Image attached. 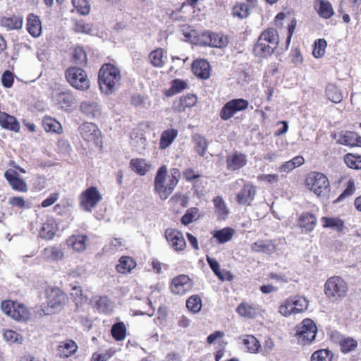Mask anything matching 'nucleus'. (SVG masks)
<instances>
[{
	"instance_id": "nucleus-39",
	"label": "nucleus",
	"mask_w": 361,
	"mask_h": 361,
	"mask_svg": "<svg viewBox=\"0 0 361 361\" xmlns=\"http://www.w3.org/2000/svg\"><path fill=\"white\" fill-rule=\"evenodd\" d=\"M235 231L230 227H226L222 229L215 231L213 233V237L215 238L217 241L221 243H225L231 240Z\"/></svg>"
},
{
	"instance_id": "nucleus-46",
	"label": "nucleus",
	"mask_w": 361,
	"mask_h": 361,
	"mask_svg": "<svg viewBox=\"0 0 361 361\" xmlns=\"http://www.w3.org/2000/svg\"><path fill=\"white\" fill-rule=\"evenodd\" d=\"M73 63L78 66H85L87 64V58L85 51L82 47H77L74 49L73 53Z\"/></svg>"
},
{
	"instance_id": "nucleus-37",
	"label": "nucleus",
	"mask_w": 361,
	"mask_h": 361,
	"mask_svg": "<svg viewBox=\"0 0 361 361\" xmlns=\"http://www.w3.org/2000/svg\"><path fill=\"white\" fill-rule=\"evenodd\" d=\"M1 25L7 30H18L23 26V19L16 16L3 17L1 19Z\"/></svg>"
},
{
	"instance_id": "nucleus-64",
	"label": "nucleus",
	"mask_w": 361,
	"mask_h": 361,
	"mask_svg": "<svg viewBox=\"0 0 361 361\" xmlns=\"http://www.w3.org/2000/svg\"><path fill=\"white\" fill-rule=\"evenodd\" d=\"M279 312L285 317H288L291 314H295L289 298L286 300L284 304L279 307Z\"/></svg>"
},
{
	"instance_id": "nucleus-22",
	"label": "nucleus",
	"mask_w": 361,
	"mask_h": 361,
	"mask_svg": "<svg viewBox=\"0 0 361 361\" xmlns=\"http://www.w3.org/2000/svg\"><path fill=\"white\" fill-rule=\"evenodd\" d=\"M130 145L135 151L142 153L147 146V140L144 134L139 130H133L130 133Z\"/></svg>"
},
{
	"instance_id": "nucleus-16",
	"label": "nucleus",
	"mask_w": 361,
	"mask_h": 361,
	"mask_svg": "<svg viewBox=\"0 0 361 361\" xmlns=\"http://www.w3.org/2000/svg\"><path fill=\"white\" fill-rule=\"evenodd\" d=\"M247 160L245 154L235 151L226 158V166L230 171H236L242 169L247 164Z\"/></svg>"
},
{
	"instance_id": "nucleus-6",
	"label": "nucleus",
	"mask_w": 361,
	"mask_h": 361,
	"mask_svg": "<svg viewBox=\"0 0 361 361\" xmlns=\"http://www.w3.org/2000/svg\"><path fill=\"white\" fill-rule=\"evenodd\" d=\"M66 78L70 85L79 90H86L90 87V82L86 72L79 67H69L66 71Z\"/></svg>"
},
{
	"instance_id": "nucleus-54",
	"label": "nucleus",
	"mask_w": 361,
	"mask_h": 361,
	"mask_svg": "<svg viewBox=\"0 0 361 361\" xmlns=\"http://www.w3.org/2000/svg\"><path fill=\"white\" fill-rule=\"evenodd\" d=\"M4 338L9 343H22L23 341V336L18 332L13 330H6L4 332Z\"/></svg>"
},
{
	"instance_id": "nucleus-27",
	"label": "nucleus",
	"mask_w": 361,
	"mask_h": 361,
	"mask_svg": "<svg viewBox=\"0 0 361 361\" xmlns=\"http://www.w3.org/2000/svg\"><path fill=\"white\" fill-rule=\"evenodd\" d=\"M131 169L140 176H145L151 169V164L144 159H133L130 161Z\"/></svg>"
},
{
	"instance_id": "nucleus-3",
	"label": "nucleus",
	"mask_w": 361,
	"mask_h": 361,
	"mask_svg": "<svg viewBox=\"0 0 361 361\" xmlns=\"http://www.w3.org/2000/svg\"><path fill=\"white\" fill-rule=\"evenodd\" d=\"M47 305H42L40 314L49 315L60 310L67 302L66 295L58 288L47 289Z\"/></svg>"
},
{
	"instance_id": "nucleus-36",
	"label": "nucleus",
	"mask_w": 361,
	"mask_h": 361,
	"mask_svg": "<svg viewBox=\"0 0 361 361\" xmlns=\"http://www.w3.org/2000/svg\"><path fill=\"white\" fill-rule=\"evenodd\" d=\"M252 249L255 252L271 255L275 251V245L271 241L258 240L252 245Z\"/></svg>"
},
{
	"instance_id": "nucleus-44",
	"label": "nucleus",
	"mask_w": 361,
	"mask_h": 361,
	"mask_svg": "<svg viewBox=\"0 0 361 361\" xmlns=\"http://www.w3.org/2000/svg\"><path fill=\"white\" fill-rule=\"evenodd\" d=\"M94 308L99 312L108 313L111 312V301L107 297H99L94 302Z\"/></svg>"
},
{
	"instance_id": "nucleus-47",
	"label": "nucleus",
	"mask_w": 361,
	"mask_h": 361,
	"mask_svg": "<svg viewBox=\"0 0 361 361\" xmlns=\"http://www.w3.org/2000/svg\"><path fill=\"white\" fill-rule=\"evenodd\" d=\"M333 353L329 349H320L314 352L311 356V361H331Z\"/></svg>"
},
{
	"instance_id": "nucleus-42",
	"label": "nucleus",
	"mask_w": 361,
	"mask_h": 361,
	"mask_svg": "<svg viewBox=\"0 0 361 361\" xmlns=\"http://www.w3.org/2000/svg\"><path fill=\"white\" fill-rule=\"evenodd\" d=\"M213 202L219 216L221 219H225L228 216L229 211L226 203L221 197L217 196L213 200Z\"/></svg>"
},
{
	"instance_id": "nucleus-13",
	"label": "nucleus",
	"mask_w": 361,
	"mask_h": 361,
	"mask_svg": "<svg viewBox=\"0 0 361 361\" xmlns=\"http://www.w3.org/2000/svg\"><path fill=\"white\" fill-rule=\"evenodd\" d=\"M165 237L171 247L176 252L183 251L186 247V242L181 232L173 228L165 231Z\"/></svg>"
},
{
	"instance_id": "nucleus-34",
	"label": "nucleus",
	"mask_w": 361,
	"mask_h": 361,
	"mask_svg": "<svg viewBox=\"0 0 361 361\" xmlns=\"http://www.w3.org/2000/svg\"><path fill=\"white\" fill-rule=\"evenodd\" d=\"M304 158L302 156H296L291 160L286 161L279 168V171L281 173H289L295 168L302 165L304 164Z\"/></svg>"
},
{
	"instance_id": "nucleus-57",
	"label": "nucleus",
	"mask_w": 361,
	"mask_h": 361,
	"mask_svg": "<svg viewBox=\"0 0 361 361\" xmlns=\"http://www.w3.org/2000/svg\"><path fill=\"white\" fill-rule=\"evenodd\" d=\"M340 345L341 351L344 353H348L357 348V343L353 338H346L341 341Z\"/></svg>"
},
{
	"instance_id": "nucleus-29",
	"label": "nucleus",
	"mask_w": 361,
	"mask_h": 361,
	"mask_svg": "<svg viewBox=\"0 0 361 361\" xmlns=\"http://www.w3.org/2000/svg\"><path fill=\"white\" fill-rule=\"evenodd\" d=\"M178 135V130L173 128L164 130L160 137L159 148L166 149L174 141Z\"/></svg>"
},
{
	"instance_id": "nucleus-24",
	"label": "nucleus",
	"mask_w": 361,
	"mask_h": 361,
	"mask_svg": "<svg viewBox=\"0 0 361 361\" xmlns=\"http://www.w3.org/2000/svg\"><path fill=\"white\" fill-rule=\"evenodd\" d=\"M27 21L28 32L34 37L40 36L42 33V23L39 18L33 13H30L27 16Z\"/></svg>"
},
{
	"instance_id": "nucleus-60",
	"label": "nucleus",
	"mask_w": 361,
	"mask_h": 361,
	"mask_svg": "<svg viewBox=\"0 0 361 361\" xmlns=\"http://www.w3.org/2000/svg\"><path fill=\"white\" fill-rule=\"evenodd\" d=\"M327 43L324 39H318L314 42L313 55L315 58H321L325 53Z\"/></svg>"
},
{
	"instance_id": "nucleus-2",
	"label": "nucleus",
	"mask_w": 361,
	"mask_h": 361,
	"mask_svg": "<svg viewBox=\"0 0 361 361\" xmlns=\"http://www.w3.org/2000/svg\"><path fill=\"white\" fill-rule=\"evenodd\" d=\"M279 42L277 30L274 28L267 29L259 37L254 47V53L260 57L270 56L277 47Z\"/></svg>"
},
{
	"instance_id": "nucleus-9",
	"label": "nucleus",
	"mask_w": 361,
	"mask_h": 361,
	"mask_svg": "<svg viewBox=\"0 0 361 361\" xmlns=\"http://www.w3.org/2000/svg\"><path fill=\"white\" fill-rule=\"evenodd\" d=\"M98 83L102 92L109 94L113 92V65L111 63L104 64L98 75Z\"/></svg>"
},
{
	"instance_id": "nucleus-43",
	"label": "nucleus",
	"mask_w": 361,
	"mask_h": 361,
	"mask_svg": "<svg viewBox=\"0 0 361 361\" xmlns=\"http://www.w3.org/2000/svg\"><path fill=\"white\" fill-rule=\"evenodd\" d=\"M56 233L55 225L53 221H47L44 223L39 231L41 238L47 240L52 239Z\"/></svg>"
},
{
	"instance_id": "nucleus-11",
	"label": "nucleus",
	"mask_w": 361,
	"mask_h": 361,
	"mask_svg": "<svg viewBox=\"0 0 361 361\" xmlns=\"http://www.w3.org/2000/svg\"><path fill=\"white\" fill-rule=\"evenodd\" d=\"M79 131L82 137L89 142L94 143L96 146H100L101 133L99 128L92 123H84L79 127Z\"/></svg>"
},
{
	"instance_id": "nucleus-15",
	"label": "nucleus",
	"mask_w": 361,
	"mask_h": 361,
	"mask_svg": "<svg viewBox=\"0 0 361 361\" xmlns=\"http://www.w3.org/2000/svg\"><path fill=\"white\" fill-rule=\"evenodd\" d=\"M256 187L251 183H245L243 188L236 195V201L240 204H250L256 195Z\"/></svg>"
},
{
	"instance_id": "nucleus-1",
	"label": "nucleus",
	"mask_w": 361,
	"mask_h": 361,
	"mask_svg": "<svg viewBox=\"0 0 361 361\" xmlns=\"http://www.w3.org/2000/svg\"><path fill=\"white\" fill-rule=\"evenodd\" d=\"M180 177L179 169L173 168L168 173V168L162 165L157 171L154 178V191L161 200H166L173 192Z\"/></svg>"
},
{
	"instance_id": "nucleus-53",
	"label": "nucleus",
	"mask_w": 361,
	"mask_h": 361,
	"mask_svg": "<svg viewBox=\"0 0 361 361\" xmlns=\"http://www.w3.org/2000/svg\"><path fill=\"white\" fill-rule=\"evenodd\" d=\"M186 87L187 83L185 81L176 79L172 82L171 88L166 92V95L167 97H171L175 94L180 92L182 90H185Z\"/></svg>"
},
{
	"instance_id": "nucleus-26",
	"label": "nucleus",
	"mask_w": 361,
	"mask_h": 361,
	"mask_svg": "<svg viewBox=\"0 0 361 361\" xmlns=\"http://www.w3.org/2000/svg\"><path fill=\"white\" fill-rule=\"evenodd\" d=\"M0 126L7 130L18 132L20 124L16 118L6 113L0 112Z\"/></svg>"
},
{
	"instance_id": "nucleus-30",
	"label": "nucleus",
	"mask_w": 361,
	"mask_h": 361,
	"mask_svg": "<svg viewBox=\"0 0 361 361\" xmlns=\"http://www.w3.org/2000/svg\"><path fill=\"white\" fill-rule=\"evenodd\" d=\"M319 16L323 18L329 19L334 14L333 7L330 2L325 0H318V6H314Z\"/></svg>"
},
{
	"instance_id": "nucleus-58",
	"label": "nucleus",
	"mask_w": 361,
	"mask_h": 361,
	"mask_svg": "<svg viewBox=\"0 0 361 361\" xmlns=\"http://www.w3.org/2000/svg\"><path fill=\"white\" fill-rule=\"evenodd\" d=\"M207 262L210 267V269L213 271L214 274L221 281L225 280L224 276L222 274V272L220 270V265L218 261L212 258L208 255L206 257Z\"/></svg>"
},
{
	"instance_id": "nucleus-49",
	"label": "nucleus",
	"mask_w": 361,
	"mask_h": 361,
	"mask_svg": "<svg viewBox=\"0 0 361 361\" xmlns=\"http://www.w3.org/2000/svg\"><path fill=\"white\" fill-rule=\"evenodd\" d=\"M199 217V209L197 207H191L186 210L184 215L181 217L180 221L185 225L188 226L193 221L197 219Z\"/></svg>"
},
{
	"instance_id": "nucleus-8",
	"label": "nucleus",
	"mask_w": 361,
	"mask_h": 361,
	"mask_svg": "<svg viewBox=\"0 0 361 361\" xmlns=\"http://www.w3.org/2000/svg\"><path fill=\"white\" fill-rule=\"evenodd\" d=\"M200 41L204 46L224 49L228 46V39L226 35L221 32H214L206 30L200 35Z\"/></svg>"
},
{
	"instance_id": "nucleus-7",
	"label": "nucleus",
	"mask_w": 361,
	"mask_h": 361,
	"mask_svg": "<svg viewBox=\"0 0 361 361\" xmlns=\"http://www.w3.org/2000/svg\"><path fill=\"white\" fill-rule=\"evenodd\" d=\"M249 102L243 98L233 99L227 102L219 112L220 118L224 121H228L237 113L247 109Z\"/></svg>"
},
{
	"instance_id": "nucleus-41",
	"label": "nucleus",
	"mask_w": 361,
	"mask_h": 361,
	"mask_svg": "<svg viewBox=\"0 0 361 361\" xmlns=\"http://www.w3.org/2000/svg\"><path fill=\"white\" fill-rule=\"evenodd\" d=\"M192 139L195 145V151L200 156L204 157L209 145L207 140L200 135H195Z\"/></svg>"
},
{
	"instance_id": "nucleus-17",
	"label": "nucleus",
	"mask_w": 361,
	"mask_h": 361,
	"mask_svg": "<svg viewBox=\"0 0 361 361\" xmlns=\"http://www.w3.org/2000/svg\"><path fill=\"white\" fill-rule=\"evenodd\" d=\"M4 177L13 190L19 192H26L27 190V183L20 178L18 173L16 171L7 170L4 173Z\"/></svg>"
},
{
	"instance_id": "nucleus-40",
	"label": "nucleus",
	"mask_w": 361,
	"mask_h": 361,
	"mask_svg": "<svg viewBox=\"0 0 361 361\" xmlns=\"http://www.w3.org/2000/svg\"><path fill=\"white\" fill-rule=\"evenodd\" d=\"M328 99L334 103H339L343 99V95L338 88L334 84H329L326 87Z\"/></svg>"
},
{
	"instance_id": "nucleus-25",
	"label": "nucleus",
	"mask_w": 361,
	"mask_h": 361,
	"mask_svg": "<svg viewBox=\"0 0 361 361\" xmlns=\"http://www.w3.org/2000/svg\"><path fill=\"white\" fill-rule=\"evenodd\" d=\"M137 266L135 260L129 256H122L119 260L118 264H116V271L122 274L130 273L131 271Z\"/></svg>"
},
{
	"instance_id": "nucleus-50",
	"label": "nucleus",
	"mask_w": 361,
	"mask_h": 361,
	"mask_svg": "<svg viewBox=\"0 0 361 361\" xmlns=\"http://www.w3.org/2000/svg\"><path fill=\"white\" fill-rule=\"evenodd\" d=\"M127 335V328L123 322H117L114 326V338L117 341H123Z\"/></svg>"
},
{
	"instance_id": "nucleus-5",
	"label": "nucleus",
	"mask_w": 361,
	"mask_h": 361,
	"mask_svg": "<svg viewBox=\"0 0 361 361\" xmlns=\"http://www.w3.org/2000/svg\"><path fill=\"white\" fill-rule=\"evenodd\" d=\"M347 291V283L340 276L331 277L325 283L324 293L329 298L336 300L344 298Z\"/></svg>"
},
{
	"instance_id": "nucleus-59",
	"label": "nucleus",
	"mask_w": 361,
	"mask_h": 361,
	"mask_svg": "<svg viewBox=\"0 0 361 361\" xmlns=\"http://www.w3.org/2000/svg\"><path fill=\"white\" fill-rule=\"evenodd\" d=\"M73 6L82 14L87 15L90 11V4L87 0H72Z\"/></svg>"
},
{
	"instance_id": "nucleus-4",
	"label": "nucleus",
	"mask_w": 361,
	"mask_h": 361,
	"mask_svg": "<svg viewBox=\"0 0 361 361\" xmlns=\"http://www.w3.org/2000/svg\"><path fill=\"white\" fill-rule=\"evenodd\" d=\"M305 183L309 189L317 196L326 195L330 191L329 181L327 177L319 172H311L305 180Z\"/></svg>"
},
{
	"instance_id": "nucleus-48",
	"label": "nucleus",
	"mask_w": 361,
	"mask_h": 361,
	"mask_svg": "<svg viewBox=\"0 0 361 361\" xmlns=\"http://www.w3.org/2000/svg\"><path fill=\"white\" fill-rule=\"evenodd\" d=\"M250 8L247 4H238L233 8L232 14L240 19L247 18L250 13Z\"/></svg>"
},
{
	"instance_id": "nucleus-18",
	"label": "nucleus",
	"mask_w": 361,
	"mask_h": 361,
	"mask_svg": "<svg viewBox=\"0 0 361 361\" xmlns=\"http://www.w3.org/2000/svg\"><path fill=\"white\" fill-rule=\"evenodd\" d=\"M193 73L198 78L205 80L211 75V67L209 63L205 59L195 60L192 65Z\"/></svg>"
},
{
	"instance_id": "nucleus-38",
	"label": "nucleus",
	"mask_w": 361,
	"mask_h": 361,
	"mask_svg": "<svg viewBox=\"0 0 361 361\" xmlns=\"http://www.w3.org/2000/svg\"><path fill=\"white\" fill-rule=\"evenodd\" d=\"M316 217L310 213L302 214L299 219V225L305 228L306 231H311L314 229L316 224Z\"/></svg>"
},
{
	"instance_id": "nucleus-55",
	"label": "nucleus",
	"mask_w": 361,
	"mask_h": 361,
	"mask_svg": "<svg viewBox=\"0 0 361 361\" xmlns=\"http://www.w3.org/2000/svg\"><path fill=\"white\" fill-rule=\"evenodd\" d=\"M163 54L164 51L162 49H157L150 53L149 59L154 66L162 67L164 66Z\"/></svg>"
},
{
	"instance_id": "nucleus-31",
	"label": "nucleus",
	"mask_w": 361,
	"mask_h": 361,
	"mask_svg": "<svg viewBox=\"0 0 361 361\" xmlns=\"http://www.w3.org/2000/svg\"><path fill=\"white\" fill-rule=\"evenodd\" d=\"M80 109L82 113L88 118H96L99 115L98 104L94 102H83L81 103Z\"/></svg>"
},
{
	"instance_id": "nucleus-63",
	"label": "nucleus",
	"mask_w": 361,
	"mask_h": 361,
	"mask_svg": "<svg viewBox=\"0 0 361 361\" xmlns=\"http://www.w3.org/2000/svg\"><path fill=\"white\" fill-rule=\"evenodd\" d=\"M355 190L354 180L353 179H350L348 181L347 188L343 190V192L339 195L337 198L336 202H340L346 197H349L352 195Z\"/></svg>"
},
{
	"instance_id": "nucleus-23",
	"label": "nucleus",
	"mask_w": 361,
	"mask_h": 361,
	"mask_svg": "<svg viewBox=\"0 0 361 361\" xmlns=\"http://www.w3.org/2000/svg\"><path fill=\"white\" fill-rule=\"evenodd\" d=\"M42 255L44 259L51 262L62 260L64 257L63 249L59 245L44 248Z\"/></svg>"
},
{
	"instance_id": "nucleus-21",
	"label": "nucleus",
	"mask_w": 361,
	"mask_h": 361,
	"mask_svg": "<svg viewBox=\"0 0 361 361\" xmlns=\"http://www.w3.org/2000/svg\"><path fill=\"white\" fill-rule=\"evenodd\" d=\"M337 142L346 146H361V137L351 131H345L338 135Z\"/></svg>"
},
{
	"instance_id": "nucleus-12",
	"label": "nucleus",
	"mask_w": 361,
	"mask_h": 361,
	"mask_svg": "<svg viewBox=\"0 0 361 361\" xmlns=\"http://www.w3.org/2000/svg\"><path fill=\"white\" fill-rule=\"evenodd\" d=\"M317 332V328L311 319H305L301 326L297 329V336L299 339L308 343L314 340Z\"/></svg>"
},
{
	"instance_id": "nucleus-32",
	"label": "nucleus",
	"mask_w": 361,
	"mask_h": 361,
	"mask_svg": "<svg viewBox=\"0 0 361 361\" xmlns=\"http://www.w3.org/2000/svg\"><path fill=\"white\" fill-rule=\"evenodd\" d=\"M11 317L18 322H26L30 317V312L23 304L17 302Z\"/></svg>"
},
{
	"instance_id": "nucleus-62",
	"label": "nucleus",
	"mask_w": 361,
	"mask_h": 361,
	"mask_svg": "<svg viewBox=\"0 0 361 361\" xmlns=\"http://www.w3.org/2000/svg\"><path fill=\"white\" fill-rule=\"evenodd\" d=\"M8 203L13 207L19 208L31 207V204L25 202L22 197H11L8 200Z\"/></svg>"
},
{
	"instance_id": "nucleus-61",
	"label": "nucleus",
	"mask_w": 361,
	"mask_h": 361,
	"mask_svg": "<svg viewBox=\"0 0 361 361\" xmlns=\"http://www.w3.org/2000/svg\"><path fill=\"white\" fill-rule=\"evenodd\" d=\"M43 126L47 132L59 133V130L61 129L60 123L50 118H45L43 121Z\"/></svg>"
},
{
	"instance_id": "nucleus-10",
	"label": "nucleus",
	"mask_w": 361,
	"mask_h": 361,
	"mask_svg": "<svg viewBox=\"0 0 361 361\" xmlns=\"http://www.w3.org/2000/svg\"><path fill=\"white\" fill-rule=\"evenodd\" d=\"M81 207L91 212L102 200V195L95 187H90L83 191L80 197Z\"/></svg>"
},
{
	"instance_id": "nucleus-28",
	"label": "nucleus",
	"mask_w": 361,
	"mask_h": 361,
	"mask_svg": "<svg viewBox=\"0 0 361 361\" xmlns=\"http://www.w3.org/2000/svg\"><path fill=\"white\" fill-rule=\"evenodd\" d=\"M88 237L86 235H73L67 240V243L77 252H82L86 249V241Z\"/></svg>"
},
{
	"instance_id": "nucleus-19",
	"label": "nucleus",
	"mask_w": 361,
	"mask_h": 361,
	"mask_svg": "<svg viewBox=\"0 0 361 361\" xmlns=\"http://www.w3.org/2000/svg\"><path fill=\"white\" fill-rule=\"evenodd\" d=\"M56 104L62 109L67 110L76 102V99L70 90L61 91L56 94Z\"/></svg>"
},
{
	"instance_id": "nucleus-52",
	"label": "nucleus",
	"mask_w": 361,
	"mask_h": 361,
	"mask_svg": "<svg viewBox=\"0 0 361 361\" xmlns=\"http://www.w3.org/2000/svg\"><path fill=\"white\" fill-rule=\"evenodd\" d=\"M322 221L326 228L342 231L344 226L343 221L338 218L322 217Z\"/></svg>"
},
{
	"instance_id": "nucleus-56",
	"label": "nucleus",
	"mask_w": 361,
	"mask_h": 361,
	"mask_svg": "<svg viewBox=\"0 0 361 361\" xmlns=\"http://www.w3.org/2000/svg\"><path fill=\"white\" fill-rule=\"evenodd\" d=\"M346 165L353 169H361V156H355L352 154H348L344 158Z\"/></svg>"
},
{
	"instance_id": "nucleus-51",
	"label": "nucleus",
	"mask_w": 361,
	"mask_h": 361,
	"mask_svg": "<svg viewBox=\"0 0 361 361\" xmlns=\"http://www.w3.org/2000/svg\"><path fill=\"white\" fill-rule=\"evenodd\" d=\"M187 308L193 313H197L202 308V300L197 295L190 296L186 301Z\"/></svg>"
},
{
	"instance_id": "nucleus-20",
	"label": "nucleus",
	"mask_w": 361,
	"mask_h": 361,
	"mask_svg": "<svg viewBox=\"0 0 361 361\" xmlns=\"http://www.w3.org/2000/svg\"><path fill=\"white\" fill-rule=\"evenodd\" d=\"M236 312L246 319H253L259 314V309L257 305L243 302L237 307Z\"/></svg>"
},
{
	"instance_id": "nucleus-14",
	"label": "nucleus",
	"mask_w": 361,
	"mask_h": 361,
	"mask_svg": "<svg viewBox=\"0 0 361 361\" xmlns=\"http://www.w3.org/2000/svg\"><path fill=\"white\" fill-rule=\"evenodd\" d=\"M192 283L188 276L182 274L173 279L171 290L173 294L184 295L192 288Z\"/></svg>"
},
{
	"instance_id": "nucleus-35",
	"label": "nucleus",
	"mask_w": 361,
	"mask_h": 361,
	"mask_svg": "<svg viewBox=\"0 0 361 361\" xmlns=\"http://www.w3.org/2000/svg\"><path fill=\"white\" fill-rule=\"evenodd\" d=\"M77 349L76 343L73 340H68L59 346L58 351L61 357H68L74 354Z\"/></svg>"
},
{
	"instance_id": "nucleus-33",
	"label": "nucleus",
	"mask_w": 361,
	"mask_h": 361,
	"mask_svg": "<svg viewBox=\"0 0 361 361\" xmlns=\"http://www.w3.org/2000/svg\"><path fill=\"white\" fill-rule=\"evenodd\" d=\"M242 343L245 346L247 351L251 353H257L261 347L259 341L252 335H245L239 338Z\"/></svg>"
},
{
	"instance_id": "nucleus-45",
	"label": "nucleus",
	"mask_w": 361,
	"mask_h": 361,
	"mask_svg": "<svg viewBox=\"0 0 361 361\" xmlns=\"http://www.w3.org/2000/svg\"><path fill=\"white\" fill-rule=\"evenodd\" d=\"M290 301L293 307L295 314L302 312L307 309L308 302L306 298L300 296L290 298Z\"/></svg>"
}]
</instances>
